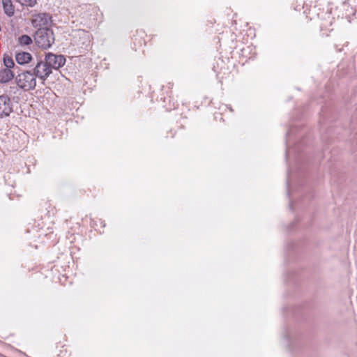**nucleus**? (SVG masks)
Wrapping results in <instances>:
<instances>
[{
  "label": "nucleus",
  "instance_id": "nucleus-1",
  "mask_svg": "<svg viewBox=\"0 0 357 357\" xmlns=\"http://www.w3.org/2000/svg\"><path fill=\"white\" fill-rule=\"evenodd\" d=\"M36 44L40 48L47 50L54 43L53 31L49 27L38 28L34 35Z\"/></svg>",
  "mask_w": 357,
  "mask_h": 357
},
{
  "label": "nucleus",
  "instance_id": "nucleus-2",
  "mask_svg": "<svg viewBox=\"0 0 357 357\" xmlns=\"http://www.w3.org/2000/svg\"><path fill=\"white\" fill-rule=\"evenodd\" d=\"M15 77L17 86L24 91H29L35 89L36 86V76L30 71L20 72V70Z\"/></svg>",
  "mask_w": 357,
  "mask_h": 357
},
{
  "label": "nucleus",
  "instance_id": "nucleus-3",
  "mask_svg": "<svg viewBox=\"0 0 357 357\" xmlns=\"http://www.w3.org/2000/svg\"><path fill=\"white\" fill-rule=\"evenodd\" d=\"M45 61L50 67V69H59L66 63V58L63 55H57L53 53L49 52L45 55Z\"/></svg>",
  "mask_w": 357,
  "mask_h": 357
},
{
  "label": "nucleus",
  "instance_id": "nucleus-4",
  "mask_svg": "<svg viewBox=\"0 0 357 357\" xmlns=\"http://www.w3.org/2000/svg\"><path fill=\"white\" fill-rule=\"evenodd\" d=\"M52 73L50 67H49L45 61H38L33 68V74L36 77L39 78L43 82L45 81Z\"/></svg>",
  "mask_w": 357,
  "mask_h": 357
},
{
  "label": "nucleus",
  "instance_id": "nucleus-5",
  "mask_svg": "<svg viewBox=\"0 0 357 357\" xmlns=\"http://www.w3.org/2000/svg\"><path fill=\"white\" fill-rule=\"evenodd\" d=\"M52 16L46 13H38L33 16L31 21L34 27L46 28L52 24Z\"/></svg>",
  "mask_w": 357,
  "mask_h": 357
},
{
  "label": "nucleus",
  "instance_id": "nucleus-6",
  "mask_svg": "<svg viewBox=\"0 0 357 357\" xmlns=\"http://www.w3.org/2000/svg\"><path fill=\"white\" fill-rule=\"evenodd\" d=\"M13 112V104L6 95L0 96V118L8 116Z\"/></svg>",
  "mask_w": 357,
  "mask_h": 357
},
{
  "label": "nucleus",
  "instance_id": "nucleus-7",
  "mask_svg": "<svg viewBox=\"0 0 357 357\" xmlns=\"http://www.w3.org/2000/svg\"><path fill=\"white\" fill-rule=\"evenodd\" d=\"M16 71L8 68H3L0 70V82L6 83L13 79Z\"/></svg>",
  "mask_w": 357,
  "mask_h": 357
},
{
  "label": "nucleus",
  "instance_id": "nucleus-8",
  "mask_svg": "<svg viewBox=\"0 0 357 357\" xmlns=\"http://www.w3.org/2000/svg\"><path fill=\"white\" fill-rule=\"evenodd\" d=\"M31 59L32 56L29 52H19L15 55V59L17 62L20 65L28 63L29 61H31Z\"/></svg>",
  "mask_w": 357,
  "mask_h": 357
},
{
  "label": "nucleus",
  "instance_id": "nucleus-9",
  "mask_svg": "<svg viewBox=\"0 0 357 357\" xmlns=\"http://www.w3.org/2000/svg\"><path fill=\"white\" fill-rule=\"evenodd\" d=\"M4 13L8 16L12 17L15 13V7L11 0H1Z\"/></svg>",
  "mask_w": 357,
  "mask_h": 357
},
{
  "label": "nucleus",
  "instance_id": "nucleus-10",
  "mask_svg": "<svg viewBox=\"0 0 357 357\" xmlns=\"http://www.w3.org/2000/svg\"><path fill=\"white\" fill-rule=\"evenodd\" d=\"M3 63L6 66L5 68H13V70L16 71V73H18L20 70V68L18 66H15L13 59L8 56H5L3 57Z\"/></svg>",
  "mask_w": 357,
  "mask_h": 357
},
{
  "label": "nucleus",
  "instance_id": "nucleus-11",
  "mask_svg": "<svg viewBox=\"0 0 357 357\" xmlns=\"http://www.w3.org/2000/svg\"><path fill=\"white\" fill-rule=\"evenodd\" d=\"M33 42L31 38L28 35H22L18 38V43L21 45H28Z\"/></svg>",
  "mask_w": 357,
  "mask_h": 357
},
{
  "label": "nucleus",
  "instance_id": "nucleus-12",
  "mask_svg": "<svg viewBox=\"0 0 357 357\" xmlns=\"http://www.w3.org/2000/svg\"><path fill=\"white\" fill-rule=\"evenodd\" d=\"M16 1L22 6L33 7L36 3L37 0H16Z\"/></svg>",
  "mask_w": 357,
  "mask_h": 357
},
{
  "label": "nucleus",
  "instance_id": "nucleus-13",
  "mask_svg": "<svg viewBox=\"0 0 357 357\" xmlns=\"http://www.w3.org/2000/svg\"><path fill=\"white\" fill-rule=\"evenodd\" d=\"M17 86H10V90L8 91L9 93H15L16 91H17Z\"/></svg>",
  "mask_w": 357,
  "mask_h": 357
}]
</instances>
